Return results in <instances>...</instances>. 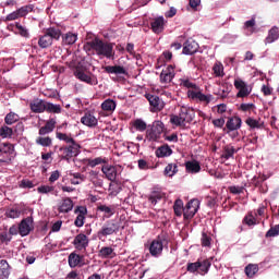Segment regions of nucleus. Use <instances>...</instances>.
Wrapping results in <instances>:
<instances>
[{
  "label": "nucleus",
  "instance_id": "f257e3e1",
  "mask_svg": "<svg viewBox=\"0 0 279 279\" xmlns=\"http://www.w3.org/2000/svg\"><path fill=\"white\" fill-rule=\"evenodd\" d=\"M87 45L96 51V56H101L102 58H114V46L110 43H106L99 38H95L92 41H88Z\"/></svg>",
  "mask_w": 279,
  "mask_h": 279
},
{
  "label": "nucleus",
  "instance_id": "f03ea898",
  "mask_svg": "<svg viewBox=\"0 0 279 279\" xmlns=\"http://www.w3.org/2000/svg\"><path fill=\"white\" fill-rule=\"evenodd\" d=\"M82 146L74 140L70 144L63 145L59 148V158L61 160H70L80 156Z\"/></svg>",
  "mask_w": 279,
  "mask_h": 279
},
{
  "label": "nucleus",
  "instance_id": "7ed1b4c3",
  "mask_svg": "<svg viewBox=\"0 0 279 279\" xmlns=\"http://www.w3.org/2000/svg\"><path fill=\"white\" fill-rule=\"evenodd\" d=\"M74 77L78 80L80 82H84L85 84H88L89 86H97L99 84V81L97 80V75L93 74V72L77 66L74 70Z\"/></svg>",
  "mask_w": 279,
  "mask_h": 279
},
{
  "label": "nucleus",
  "instance_id": "20e7f679",
  "mask_svg": "<svg viewBox=\"0 0 279 279\" xmlns=\"http://www.w3.org/2000/svg\"><path fill=\"white\" fill-rule=\"evenodd\" d=\"M119 230H121V226L117 220H107L97 233L98 239H101L102 236H112V234H118Z\"/></svg>",
  "mask_w": 279,
  "mask_h": 279
},
{
  "label": "nucleus",
  "instance_id": "39448f33",
  "mask_svg": "<svg viewBox=\"0 0 279 279\" xmlns=\"http://www.w3.org/2000/svg\"><path fill=\"white\" fill-rule=\"evenodd\" d=\"M162 132H165V123L160 120L154 121L150 129L146 131V138L149 142H156Z\"/></svg>",
  "mask_w": 279,
  "mask_h": 279
},
{
  "label": "nucleus",
  "instance_id": "423d86ee",
  "mask_svg": "<svg viewBox=\"0 0 279 279\" xmlns=\"http://www.w3.org/2000/svg\"><path fill=\"white\" fill-rule=\"evenodd\" d=\"M165 243L167 240L162 236H157V239L153 240L148 246L149 254L155 258H158L162 254V250L165 248Z\"/></svg>",
  "mask_w": 279,
  "mask_h": 279
},
{
  "label": "nucleus",
  "instance_id": "0eeeda50",
  "mask_svg": "<svg viewBox=\"0 0 279 279\" xmlns=\"http://www.w3.org/2000/svg\"><path fill=\"white\" fill-rule=\"evenodd\" d=\"M145 98L149 102L150 112H160L165 110V101L159 96L145 94Z\"/></svg>",
  "mask_w": 279,
  "mask_h": 279
},
{
  "label": "nucleus",
  "instance_id": "6e6552de",
  "mask_svg": "<svg viewBox=\"0 0 279 279\" xmlns=\"http://www.w3.org/2000/svg\"><path fill=\"white\" fill-rule=\"evenodd\" d=\"M27 210H29V207L25 205H15L5 211V216L9 217V219H19L21 215H27Z\"/></svg>",
  "mask_w": 279,
  "mask_h": 279
},
{
  "label": "nucleus",
  "instance_id": "1a4fd4ad",
  "mask_svg": "<svg viewBox=\"0 0 279 279\" xmlns=\"http://www.w3.org/2000/svg\"><path fill=\"white\" fill-rule=\"evenodd\" d=\"M34 230V218L33 217H26L21 220L19 225V234L22 236H27L29 232Z\"/></svg>",
  "mask_w": 279,
  "mask_h": 279
},
{
  "label": "nucleus",
  "instance_id": "9d476101",
  "mask_svg": "<svg viewBox=\"0 0 279 279\" xmlns=\"http://www.w3.org/2000/svg\"><path fill=\"white\" fill-rule=\"evenodd\" d=\"M74 214L77 215L74 220V226H76V228H82L86 221V215H88V209L86 208V206H77L74 209Z\"/></svg>",
  "mask_w": 279,
  "mask_h": 279
},
{
  "label": "nucleus",
  "instance_id": "9b49d317",
  "mask_svg": "<svg viewBox=\"0 0 279 279\" xmlns=\"http://www.w3.org/2000/svg\"><path fill=\"white\" fill-rule=\"evenodd\" d=\"M88 236L84 233H78L72 244L74 245L75 250H77L78 252H86V247H88Z\"/></svg>",
  "mask_w": 279,
  "mask_h": 279
},
{
  "label": "nucleus",
  "instance_id": "f8f14e48",
  "mask_svg": "<svg viewBox=\"0 0 279 279\" xmlns=\"http://www.w3.org/2000/svg\"><path fill=\"white\" fill-rule=\"evenodd\" d=\"M197 208H199V206L197 205V201H190L183 209V219H185L186 221L193 219L197 214Z\"/></svg>",
  "mask_w": 279,
  "mask_h": 279
},
{
  "label": "nucleus",
  "instance_id": "ddd939ff",
  "mask_svg": "<svg viewBox=\"0 0 279 279\" xmlns=\"http://www.w3.org/2000/svg\"><path fill=\"white\" fill-rule=\"evenodd\" d=\"M242 123L243 121L240 117H231L228 119L223 132L227 134H230V132H236V130H241Z\"/></svg>",
  "mask_w": 279,
  "mask_h": 279
},
{
  "label": "nucleus",
  "instance_id": "4468645a",
  "mask_svg": "<svg viewBox=\"0 0 279 279\" xmlns=\"http://www.w3.org/2000/svg\"><path fill=\"white\" fill-rule=\"evenodd\" d=\"M173 77H175V69L173 65H168L159 75L160 84H171Z\"/></svg>",
  "mask_w": 279,
  "mask_h": 279
},
{
  "label": "nucleus",
  "instance_id": "2eb2a0df",
  "mask_svg": "<svg viewBox=\"0 0 279 279\" xmlns=\"http://www.w3.org/2000/svg\"><path fill=\"white\" fill-rule=\"evenodd\" d=\"M187 97L189 99H198V101H202L203 104H210V101H213V95H206V94H203L202 92L198 90H193V89H190L187 90Z\"/></svg>",
  "mask_w": 279,
  "mask_h": 279
},
{
  "label": "nucleus",
  "instance_id": "dca6fc26",
  "mask_svg": "<svg viewBox=\"0 0 279 279\" xmlns=\"http://www.w3.org/2000/svg\"><path fill=\"white\" fill-rule=\"evenodd\" d=\"M47 106V101L40 98H35L29 102V109L35 114H43L45 112Z\"/></svg>",
  "mask_w": 279,
  "mask_h": 279
},
{
  "label": "nucleus",
  "instance_id": "f3484780",
  "mask_svg": "<svg viewBox=\"0 0 279 279\" xmlns=\"http://www.w3.org/2000/svg\"><path fill=\"white\" fill-rule=\"evenodd\" d=\"M105 73H108L109 75H118V77L121 78V75H129L128 69L123 65H106L104 66Z\"/></svg>",
  "mask_w": 279,
  "mask_h": 279
},
{
  "label": "nucleus",
  "instance_id": "a211bd4d",
  "mask_svg": "<svg viewBox=\"0 0 279 279\" xmlns=\"http://www.w3.org/2000/svg\"><path fill=\"white\" fill-rule=\"evenodd\" d=\"M198 49L199 44H197V41L194 39H187L183 46V53L185 56H193L194 53H197Z\"/></svg>",
  "mask_w": 279,
  "mask_h": 279
},
{
  "label": "nucleus",
  "instance_id": "6ab92c4d",
  "mask_svg": "<svg viewBox=\"0 0 279 279\" xmlns=\"http://www.w3.org/2000/svg\"><path fill=\"white\" fill-rule=\"evenodd\" d=\"M179 114L183 120V123H191V121L195 119V111L185 106L181 107Z\"/></svg>",
  "mask_w": 279,
  "mask_h": 279
},
{
  "label": "nucleus",
  "instance_id": "aec40b11",
  "mask_svg": "<svg viewBox=\"0 0 279 279\" xmlns=\"http://www.w3.org/2000/svg\"><path fill=\"white\" fill-rule=\"evenodd\" d=\"M101 171L106 175L107 180H109L110 182H114L117 180V167L105 165L101 167Z\"/></svg>",
  "mask_w": 279,
  "mask_h": 279
},
{
  "label": "nucleus",
  "instance_id": "412c9836",
  "mask_svg": "<svg viewBox=\"0 0 279 279\" xmlns=\"http://www.w3.org/2000/svg\"><path fill=\"white\" fill-rule=\"evenodd\" d=\"M71 210H73V199L70 197L62 198L58 205V211L66 214L71 213Z\"/></svg>",
  "mask_w": 279,
  "mask_h": 279
},
{
  "label": "nucleus",
  "instance_id": "4be33fe9",
  "mask_svg": "<svg viewBox=\"0 0 279 279\" xmlns=\"http://www.w3.org/2000/svg\"><path fill=\"white\" fill-rule=\"evenodd\" d=\"M150 27L154 32V34H162L165 31V17L159 16L151 21Z\"/></svg>",
  "mask_w": 279,
  "mask_h": 279
},
{
  "label": "nucleus",
  "instance_id": "5701e85b",
  "mask_svg": "<svg viewBox=\"0 0 279 279\" xmlns=\"http://www.w3.org/2000/svg\"><path fill=\"white\" fill-rule=\"evenodd\" d=\"M44 34L51 38L52 41L60 40V37L62 36V31L59 27L51 26L44 29Z\"/></svg>",
  "mask_w": 279,
  "mask_h": 279
},
{
  "label": "nucleus",
  "instance_id": "b1692460",
  "mask_svg": "<svg viewBox=\"0 0 279 279\" xmlns=\"http://www.w3.org/2000/svg\"><path fill=\"white\" fill-rule=\"evenodd\" d=\"M81 123H83V125H86L87 128H97L98 121L95 116L87 112L84 114V117L81 118Z\"/></svg>",
  "mask_w": 279,
  "mask_h": 279
},
{
  "label": "nucleus",
  "instance_id": "393cba45",
  "mask_svg": "<svg viewBox=\"0 0 279 279\" xmlns=\"http://www.w3.org/2000/svg\"><path fill=\"white\" fill-rule=\"evenodd\" d=\"M82 260H84V255H77L76 253H71L68 257V263L72 268L77 266L82 267V265H84Z\"/></svg>",
  "mask_w": 279,
  "mask_h": 279
},
{
  "label": "nucleus",
  "instance_id": "a878e982",
  "mask_svg": "<svg viewBox=\"0 0 279 279\" xmlns=\"http://www.w3.org/2000/svg\"><path fill=\"white\" fill-rule=\"evenodd\" d=\"M56 130V120L49 119L44 126L39 129V136L51 134Z\"/></svg>",
  "mask_w": 279,
  "mask_h": 279
},
{
  "label": "nucleus",
  "instance_id": "bb28decb",
  "mask_svg": "<svg viewBox=\"0 0 279 279\" xmlns=\"http://www.w3.org/2000/svg\"><path fill=\"white\" fill-rule=\"evenodd\" d=\"M185 171L187 173H199L202 171V166L199 165V161L192 160L185 162Z\"/></svg>",
  "mask_w": 279,
  "mask_h": 279
},
{
  "label": "nucleus",
  "instance_id": "cd10ccee",
  "mask_svg": "<svg viewBox=\"0 0 279 279\" xmlns=\"http://www.w3.org/2000/svg\"><path fill=\"white\" fill-rule=\"evenodd\" d=\"M51 45H53V40L51 37H49V35L44 33V35L39 36L38 47L40 49H49V47H51Z\"/></svg>",
  "mask_w": 279,
  "mask_h": 279
},
{
  "label": "nucleus",
  "instance_id": "c85d7f7f",
  "mask_svg": "<svg viewBox=\"0 0 279 279\" xmlns=\"http://www.w3.org/2000/svg\"><path fill=\"white\" fill-rule=\"evenodd\" d=\"M279 38V28L274 26L269 32L268 36L265 38V45H271V43H276Z\"/></svg>",
  "mask_w": 279,
  "mask_h": 279
},
{
  "label": "nucleus",
  "instance_id": "c756f323",
  "mask_svg": "<svg viewBox=\"0 0 279 279\" xmlns=\"http://www.w3.org/2000/svg\"><path fill=\"white\" fill-rule=\"evenodd\" d=\"M171 154H173V150L169 145H162L156 150L157 158H167L168 156H171Z\"/></svg>",
  "mask_w": 279,
  "mask_h": 279
},
{
  "label": "nucleus",
  "instance_id": "7c9ffc66",
  "mask_svg": "<svg viewBox=\"0 0 279 279\" xmlns=\"http://www.w3.org/2000/svg\"><path fill=\"white\" fill-rule=\"evenodd\" d=\"M0 278H10V264H8V260L5 259L0 260Z\"/></svg>",
  "mask_w": 279,
  "mask_h": 279
},
{
  "label": "nucleus",
  "instance_id": "2f4dec72",
  "mask_svg": "<svg viewBox=\"0 0 279 279\" xmlns=\"http://www.w3.org/2000/svg\"><path fill=\"white\" fill-rule=\"evenodd\" d=\"M98 256L100 258H110L112 256H117V254L114 253V248L110 246H102L98 252Z\"/></svg>",
  "mask_w": 279,
  "mask_h": 279
},
{
  "label": "nucleus",
  "instance_id": "473e14b6",
  "mask_svg": "<svg viewBox=\"0 0 279 279\" xmlns=\"http://www.w3.org/2000/svg\"><path fill=\"white\" fill-rule=\"evenodd\" d=\"M160 199H165V193L160 192V191L151 192L148 197V202H150V204H153V206H156V204H158V202H160Z\"/></svg>",
  "mask_w": 279,
  "mask_h": 279
},
{
  "label": "nucleus",
  "instance_id": "72a5a7b5",
  "mask_svg": "<svg viewBox=\"0 0 279 279\" xmlns=\"http://www.w3.org/2000/svg\"><path fill=\"white\" fill-rule=\"evenodd\" d=\"M45 112L50 114H60L62 112V107L60 105H54L52 102L46 101Z\"/></svg>",
  "mask_w": 279,
  "mask_h": 279
},
{
  "label": "nucleus",
  "instance_id": "f704fd0d",
  "mask_svg": "<svg viewBox=\"0 0 279 279\" xmlns=\"http://www.w3.org/2000/svg\"><path fill=\"white\" fill-rule=\"evenodd\" d=\"M56 138H58V141H63L65 145H69L75 141V138H73V135L71 133L66 134L59 131L56 132Z\"/></svg>",
  "mask_w": 279,
  "mask_h": 279
},
{
  "label": "nucleus",
  "instance_id": "c9c22d12",
  "mask_svg": "<svg viewBox=\"0 0 279 279\" xmlns=\"http://www.w3.org/2000/svg\"><path fill=\"white\" fill-rule=\"evenodd\" d=\"M15 34L22 36V38H29V29L19 22H15Z\"/></svg>",
  "mask_w": 279,
  "mask_h": 279
},
{
  "label": "nucleus",
  "instance_id": "e433bc0d",
  "mask_svg": "<svg viewBox=\"0 0 279 279\" xmlns=\"http://www.w3.org/2000/svg\"><path fill=\"white\" fill-rule=\"evenodd\" d=\"M35 143L41 147H51V145H53V140H51L49 136H38L35 140Z\"/></svg>",
  "mask_w": 279,
  "mask_h": 279
},
{
  "label": "nucleus",
  "instance_id": "4c0bfd02",
  "mask_svg": "<svg viewBox=\"0 0 279 279\" xmlns=\"http://www.w3.org/2000/svg\"><path fill=\"white\" fill-rule=\"evenodd\" d=\"M97 210L99 213H105V217L107 219H110V217H112V215H114V206L99 205L97 207Z\"/></svg>",
  "mask_w": 279,
  "mask_h": 279
},
{
  "label": "nucleus",
  "instance_id": "58836bf2",
  "mask_svg": "<svg viewBox=\"0 0 279 279\" xmlns=\"http://www.w3.org/2000/svg\"><path fill=\"white\" fill-rule=\"evenodd\" d=\"M234 154H236L234 146L227 145L223 147L221 158H223L225 160H230V158H234Z\"/></svg>",
  "mask_w": 279,
  "mask_h": 279
},
{
  "label": "nucleus",
  "instance_id": "ea45409f",
  "mask_svg": "<svg viewBox=\"0 0 279 279\" xmlns=\"http://www.w3.org/2000/svg\"><path fill=\"white\" fill-rule=\"evenodd\" d=\"M173 210H174V215L177 217H181L182 214H184V202L182 199L178 198L174 202Z\"/></svg>",
  "mask_w": 279,
  "mask_h": 279
},
{
  "label": "nucleus",
  "instance_id": "a19ab883",
  "mask_svg": "<svg viewBox=\"0 0 279 279\" xmlns=\"http://www.w3.org/2000/svg\"><path fill=\"white\" fill-rule=\"evenodd\" d=\"M101 108L105 112H112L117 108V102L112 99H107L101 104Z\"/></svg>",
  "mask_w": 279,
  "mask_h": 279
},
{
  "label": "nucleus",
  "instance_id": "79ce46f5",
  "mask_svg": "<svg viewBox=\"0 0 279 279\" xmlns=\"http://www.w3.org/2000/svg\"><path fill=\"white\" fill-rule=\"evenodd\" d=\"M258 266L256 264H248L245 268L244 271L247 276V278H254L256 274H258Z\"/></svg>",
  "mask_w": 279,
  "mask_h": 279
},
{
  "label": "nucleus",
  "instance_id": "37998d69",
  "mask_svg": "<svg viewBox=\"0 0 279 279\" xmlns=\"http://www.w3.org/2000/svg\"><path fill=\"white\" fill-rule=\"evenodd\" d=\"M178 163H169L166 168H165V175H168V178H173V175H175V173H178Z\"/></svg>",
  "mask_w": 279,
  "mask_h": 279
},
{
  "label": "nucleus",
  "instance_id": "c03bdc74",
  "mask_svg": "<svg viewBox=\"0 0 279 279\" xmlns=\"http://www.w3.org/2000/svg\"><path fill=\"white\" fill-rule=\"evenodd\" d=\"M86 162H87L88 167L95 168V167H97V165H107L108 159L102 158V157H97L95 159H86Z\"/></svg>",
  "mask_w": 279,
  "mask_h": 279
},
{
  "label": "nucleus",
  "instance_id": "a18cd8bd",
  "mask_svg": "<svg viewBox=\"0 0 279 279\" xmlns=\"http://www.w3.org/2000/svg\"><path fill=\"white\" fill-rule=\"evenodd\" d=\"M246 125L251 128L252 130H260L263 128V123H260L259 120H256L254 118H247L245 120Z\"/></svg>",
  "mask_w": 279,
  "mask_h": 279
},
{
  "label": "nucleus",
  "instance_id": "49530a36",
  "mask_svg": "<svg viewBox=\"0 0 279 279\" xmlns=\"http://www.w3.org/2000/svg\"><path fill=\"white\" fill-rule=\"evenodd\" d=\"M14 134V131L12 128H9L8 125H3L0 128V136L2 138H12V135Z\"/></svg>",
  "mask_w": 279,
  "mask_h": 279
},
{
  "label": "nucleus",
  "instance_id": "de8ad7c7",
  "mask_svg": "<svg viewBox=\"0 0 279 279\" xmlns=\"http://www.w3.org/2000/svg\"><path fill=\"white\" fill-rule=\"evenodd\" d=\"M77 41V35L73 34V33H66L63 36V43L64 45H75V43Z\"/></svg>",
  "mask_w": 279,
  "mask_h": 279
},
{
  "label": "nucleus",
  "instance_id": "09e8293b",
  "mask_svg": "<svg viewBox=\"0 0 279 279\" xmlns=\"http://www.w3.org/2000/svg\"><path fill=\"white\" fill-rule=\"evenodd\" d=\"M20 117L15 112H10L4 118V123L7 125H13V123H16L19 121Z\"/></svg>",
  "mask_w": 279,
  "mask_h": 279
},
{
  "label": "nucleus",
  "instance_id": "8fccbe9b",
  "mask_svg": "<svg viewBox=\"0 0 279 279\" xmlns=\"http://www.w3.org/2000/svg\"><path fill=\"white\" fill-rule=\"evenodd\" d=\"M133 128H135L137 132H145V130H147V123L142 119H137L133 122Z\"/></svg>",
  "mask_w": 279,
  "mask_h": 279
},
{
  "label": "nucleus",
  "instance_id": "3c124183",
  "mask_svg": "<svg viewBox=\"0 0 279 279\" xmlns=\"http://www.w3.org/2000/svg\"><path fill=\"white\" fill-rule=\"evenodd\" d=\"M33 10H34V5L29 4V5L22 7L16 11H17V14L20 15V19H23V16H27V14H29V12H32Z\"/></svg>",
  "mask_w": 279,
  "mask_h": 279
},
{
  "label": "nucleus",
  "instance_id": "603ef678",
  "mask_svg": "<svg viewBox=\"0 0 279 279\" xmlns=\"http://www.w3.org/2000/svg\"><path fill=\"white\" fill-rule=\"evenodd\" d=\"M214 75L216 77H223V64L221 63H215L213 66Z\"/></svg>",
  "mask_w": 279,
  "mask_h": 279
},
{
  "label": "nucleus",
  "instance_id": "864d4df0",
  "mask_svg": "<svg viewBox=\"0 0 279 279\" xmlns=\"http://www.w3.org/2000/svg\"><path fill=\"white\" fill-rule=\"evenodd\" d=\"M181 86H184V88H192L194 92L199 90V86H197V84L190 82L186 78L181 80Z\"/></svg>",
  "mask_w": 279,
  "mask_h": 279
},
{
  "label": "nucleus",
  "instance_id": "5fc2aeb1",
  "mask_svg": "<svg viewBox=\"0 0 279 279\" xmlns=\"http://www.w3.org/2000/svg\"><path fill=\"white\" fill-rule=\"evenodd\" d=\"M170 123H172V125H177V128L184 125V121L182 120V117L180 116V113L179 116L172 114L170 117Z\"/></svg>",
  "mask_w": 279,
  "mask_h": 279
},
{
  "label": "nucleus",
  "instance_id": "6e6d98bb",
  "mask_svg": "<svg viewBox=\"0 0 279 279\" xmlns=\"http://www.w3.org/2000/svg\"><path fill=\"white\" fill-rule=\"evenodd\" d=\"M279 235V225L271 227L267 232H266V239H269L271 236H278Z\"/></svg>",
  "mask_w": 279,
  "mask_h": 279
},
{
  "label": "nucleus",
  "instance_id": "4d7b16f0",
  "mask_svg": "<svg viewBox=\"0 0 279 279\" xmlns=\"http://www.w3.org/2000/svg\"><path fill=\"white\" fill-rule=\"evenodd\" d=\"M243 222L246 223V226H256V218L254 215L248 214L244 217Z\"/></svg>",
  "mask_w": 279,
  "mask_h": 279
},
{
  "label": "nucleus",
  "instance_id": "13d9d810",
  "mask_svg": "<svg viewBox=\"0 0 279 279\" xmlns=\"http://www.w3.org/2000/svg\"><path fill=\"white\" fill-rule=\"evenodd\" d=\"M137 167L141 169V171H147V169H151L149 162H147L145 159H138Z\"/></svg>",
  "mask_w": 279,
  "mask_h": 279
},
{
  "label": "nucleus",
  "instance_id": "bf43d9fd",
  "mask_svg": "<svg viewBox=\"0 0 279 279\" xmlns=\"http://www.w3.org/2000/svg\"><path fill=\"white\" fill-rule=\"evenodd\" d=\"M250 93H252V89H250L247 86L240 89L236 94L238 98H245L250 97Z\"/></svg>",
  "mask_w": 279,
  "mask_h": 279
},
{
  "label": "nucleus",
  "instance_id": "052dcab7",
  "mask_svg": "<svg viewBox=\"0 0 279 279\" xmlns=\"http://www.w3.org/2000/svg\"><path fill=\"white\" fill-rule=\"evenodd\" d=\"M202 245L203 247H210V236L208 234H206L205 232L202 233Z\"/></svg>",
  "mask_w": 279,
  "mask_h": 279
},
{
  "label": "nucleus",
  "instance_id": "680f3d73",
  "mask_svg": "<svg viewBox=\"0 0 279 279\" xmlns=\"http://www.w3.org/2000/svg\"><path fill=\"white\" fill-rule=\"evenodd\" d=\"M199 265L198 271H204L205 274L208 272V267H210V262L208 259L199 262Z\"/></svg>",
  "mask_w": 279,
  "mask_h": 279
},
{
  "label": "nucleus",
  "instance_id": "e2e57ef3",
  "mask_svg": "<svg viewBox=\"0 0 279 279\" xmlns=\"http://www.w3.org/2000/svg\"><path fill=\"white\" fill-rule=\"evenodd\" d=\"M199 262L196 263H189L187 264V271L191 274H195V271H199Z\"/></svg>",
  "mask_w": 279,
  "mask_h": 279
},
{
  "label": "nucleus",
  "instance_id": "0e129e2a",
  "mask_svg": "<svg viewBox=\"0 0 279 279\" xmlns=\"http://www.w3.org/2000/svg\"><path fill=\"white\" fill-rule=\"evenodd\" d=\"M230 193H232L233 195H241V193H243V191H245L244 186H230L229 187Z\"/></svg>",
  "mask_w": 279,
  "mask_h": 279
},
{
  "label": "nucleus",
  "instance_id": "69168bd1",
  "mask_svg": "<svg viewBox=\"0 0 279 279\" xmlns=\"http://www.w3.org/2000/svg\"><path fill=\"white\" fill-rule=\"evenodd\" d=\"M20 189H34V182H32L27 179H23L20 182Z\"/></svg>",
  "mask_w": 279,
  "mask_h": 279
},
{
  "label": "nucleus",
  "instance_id": "338daca9",
  "mask_svg": "<svg viewBox=\"0 0 279 279\" xmlns=\"http://www.w3.org/2000/svg\"><path fill=\"white\" fill-rule=\"evenodd\" d=\"M1 243H10L12 241V235L5 231L0 233Z\"/></svg>",
  "mask_w": 279,
  "mask_h": 279
},
{
  "label": "nucleus",
  "instance_id": "774afa93",
  "mask_svg": "<svg viewBox=\"0 0 279 279\" xmlns=\"http://www.w3.org/2000/svg\"><path fill=\"white\" fill-rule=\"evenodd\" d=\"M53 186H49V185H41L37 189L38 193L41 194H47V193H51L53 192Z\"/></svg>",
  "mask_w": 279,
  "mask_h": 279
}]
</instances>
